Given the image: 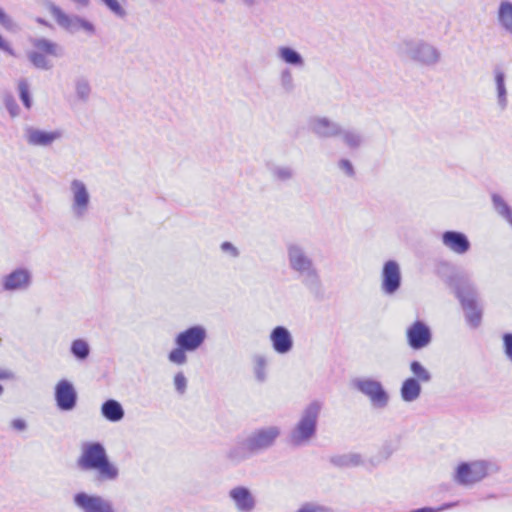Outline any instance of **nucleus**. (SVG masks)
<instances>
[{
    "instance_id": "nucleus-1",
    "label": "nucleus",
    "mask_w": 512,
    "mask_h": 512,
    "mask_svg": "<svg viewBox=\"0 0 512 512\" xmlns=\"http://www.w3.org/2000/svg\"><path fill=\"white\" fill-rule=\"evenodd\" d=\"M79 465L84 470L95 471L101 481L115 480L119 474L117 466L109 461L105 448L100 443L83 444Z\"/></svg>"
},
{
    "instance_id": "nucleus-2",
    "label": "nucleus",
    "mask_w": 512,
    "mask_h": 512,
    "mask_svg": "<svg viewBox=\"0 0 512 512\" xmlns=\"http://www.w3.org/2000/svg\"><path fill=\"white\" fill-rule=\"evenodd\" d=\"M321 409V403L314 401L303 410L300 420L290 434V441L293 444L304 445L310 441L315 434Z\"/></svg>"
},
{
    "instance_id": "nucleus-3",
    "label": "nucleus",
    "mask_w": 512,
    "mask_h": 512,
    "mask_svg": "<svg viewBox=\"0 0 512 512\" xmlns=\"http://www.w3.org/2000/svg\"><path fill=\"white\" fill-rule=\"evenodd\" d=\"M287 256L290 268L302 277L306 284L314 285L318 282V272L314 263L301 245L290 243L287 246Z\"/></svg>"
},
{
    "instance_id": "nucleus-4",
    "label": "nucleus",
    "mask_w": 512,
    "mask_h": 512,
    "mask_svg": "<svg viewBox=\"0 0 512 512\" xmlns=\"http://www.w3.org/2000/svg\"><path fill=\"white\" fill-rule=\"evenodd\" d=\"M69 212L74 219H84L90 211L92 196L88 185L81 179H72L68 186Z\"/></svg>"
},
{
    "instance_id": "nucleus-5",
    "label": "nucleus",
    "mask_w": 512,
    "mask_h": 512,
    "mask_svg": "<svg viewBox=\"0 0 512 512\" xmlns=\"http://www.w3.org/2000/svg\"><path fill=\"white\" fill-rule=\"evenodd\" d=\"M45 7L60 29L68 31H91L94 29L93 24L86 18L69 14L53 2H47Z\"/></svg>"
},
{
    "instance_id": "nucleus-6",
    "label": "nucleus",
    "mask_w": 512,
    "mask_h": 512,
    "mask_svg": "<svg viewBox=\"0 0 512 512\" xmlns=\"http://www.w3.org/2000/svg\"><path fill=\"white\" fill-rule=\"evenodd\" d=\"M62 53V48L58 44L41 38L34 42V47L27 53V57L34 67L49 70L53 64L48 56L60 57Z\"/></svg>"
},
{
    "instance_id": "nucleus-7",
    "label": "nucleus",
    "mask_w": 512,
    "mask_h": 512,
    "mask_svg": "<svg viewBox=\"0 0 512 512\" xmlns=\"http://www.w3.org/2000/svg\"><path fill=\"white\" fill-rule=\"evenodd\" d=\"M281 431L277 426H268L252 432L242 446L249 452H257L269 448L279 437Z\"/></svg>"
},
{
    "instance_id": "nucleus-8",
    "label": "nucleus",
    "mask_w": 512,
    "mask_h": 512,
    "mask_svg": "<svg viewBox=\"0 0 512 512\" xmlns=\"http://www.w3.org/2000/svg\"><path fill=\"white\" fill-rule=\"evenodd\" d=\"M73 502L81 512H116L113 502L99 494L78 492Z\"/></svg>"
},
{
    "instance_id": "nucleus-9",
    "label": "nucleus",
    "mask_w": 512,
    "mask_h": 512,
    "mask_svg": "<svg viewBox=\"0 0 512 512\" xmlns=\"http://www.w3.org/2000/svg\"><path fill=\"white\" fill-rule=\"evenodd\" d=\"M489 464L483 460L460 463L455 472V479L460 484H474L488 474Z\"/></svg>"
},
{
    "instance_id": "nucleus-10",
    "label": "nucleus",
    "mask_w": 512,
    "mask_h": 512,
    "mask_svg": "<svg viewBox=\"0 0 512 512\" xmlns=\"http://www.w3.org/2000/svg\"><path fill=\"white\" fill-rule=\"evenodd\" d=\"M353 384L356 389L369 398L373 407L384 408L387 406L389 394L379 381L369 378L356 379Z\"/></svg>"
},
{
    "instance_id": "nucleus-11",
    "label": "nucleus",
    "mask_w": 512,
    "mask_h": 512,
    "mask_svg": "<svg viewBox=\"0 0 512 512\" xmlns=\"http://www.w3.org/2000/svg\"><path fill=\"white\" fill-rule=\"evenodd\" d=\"M63 132L60 129L45 130L37 127H28L25 129L26 142L34 147H49L60 140Z\"/></svg>"
},
{
    "instance_id": "nucleus-12",
    "label": "nucleus",
    "mask_w": 512,
    "mask_h": 512,
    "mask_svg": "<svg viewBox=\"0 0 512 512\" xmlns=\"http://www.w3.org/2000/svg\"><path fill=\"white\" fill-rule=\"evenodd\" d=\"M457 295L466 312L468 322L473 327H477L481 321V310L477 307L475 291L468 285H462L458 288Z\"/></svg>"
},
{
    "instance_id": "nucleus-13",
    "label": "nucleus",
    "mask_w": 512,
    "mask_h": 512,
    "mask_svg": "<svg viewBox=\"0 0 512 512\" xmlns=\"http://www.w3.org/2000/svg\"><path fill=\"white\" fill-rule=\"evenodd\" d=\"M401 285V270L400 265L394 261L389 260L384 263L381 272V288L385 294H394Z\"/></svg>"
},
{
    "instance_id": "nucleus-14",
    "label": "nucleus",
    "mask_w": 512,
    "mask_h": 512,
    "mask_svg": "<svg viewBox=\"0 0 512 512\" xmlns=\"http://www.w3.org/2000/svg\"><path fill=\"white\" fill-rule=\"evenodd\" d=\"M32 274L27 268H17L2 278L1 284L6 291L26 290L31 285Z\"/></svg>"
},
{
    "instance_id": "nucleus-15",
    "label": "nucleus",
    "mask_w": 512,
    "mask_h": 512,
    "mask_svg": "<svg viewBox=\"0 0 512 512\" xmlns=\"http://www.w3.org/2000/svg\"><path fill=\"white\" fill-rule=\"evenodd\" d=\"M55 400L57 406L63 411L74 409L77 401V392L71 382L60 380L55 386Z\"/></svg>"
},
{
    "instance_id": "nucleus-16",
    "label": "nucleus",
    "mask_w": 512,
    "mask_h": 512,
    "mask_svg": "<svg viewBox=\"0 0 512 512\" xmlns=\"http://www.w3.org/2000/svg\"><path fill=\"white\" fill-rule=\"evenodd\" d=\"M206 338V330L202 326L191 327L176 337V344L187 351H194L201 346Z\"/></svg>"
},
{
    "instance_id": "nucleus-17",
    "label": "nucleus",
    "mask_w": 512,
    "mask_h": 512,
    "mask_svg": "<svg viewBox=\"0 0 512 512\" xmlns=\"http://www.w3.org/2000/svg\"><path fill=\"white\" fill-rule=\"evenodd\" d=\"M407 339L413 349H421L431 342V331L429 327L421 321L414 322L407 329Z\"/></svg>"
},
{
    "instance_id": "nucleus-18",
    "label": "nucleus",
    "mask_w": 512,
    "mask_h": 512,
    "mask_svg": "<svg viewBox=\"0 0 512 512\" xmlns=\"http://www.w3.org/2000/svg\"><path fill=\"white\" fill-rule=\"evenodd\" d=\"M409 56L425 65H432L438 62L440 53L438 50L427 43H416L408 47Z\"/></svg>"
},
{
    "instance_id": "nucleus-19",
    "label": "nucleus",
    "mask_w": 512,
    "mask_h": 512,
    "mask_svg": "<svg viewBox=\"0 0 512 512\" xmlns=\"http://www.w3.org/2000/svg\"><path fill=\"white\" fill-rule=\"evenodd\" d=\"M229 497L239 512H251L255 508V498L251 491L243 486H237L230 490Z\"/></svg>"
},
{
    "instance_id": "nucleus-20",
    "label": "nucleus",
    "mask_w": 512,
    "mask_h": 512,
    "mask_svg": "<svg viewBox=\"0 0 512 512\" xmlns=\"http://www.w3.org/2000/svg\"><path fill=\"white\" fill-rule=\"evenodd\" d=\"M269 338L274 351L278 354H287L293 348L292 335L289 330L283 326L275 327Z\"/></svg>"
},
{
    "instance_id": "nucleus-21",
    "label": "nucleus",
    "mask_w": 512,
    "mask_h": 512,
    "mask_svg": "<svg viewBox=\"0 0 512 512\" xmlns=\"http://www.w3.org/2000/svg\"><path fill=\"white\" fill-rule=\"evenodd\" d=\"M309 128L320 137H334L341 132V127L325 117H314L309 121Z\"/></svg>"
},
{
    "instance_id": "nucleus-22",
    "label": "nucleus",
    "mask_w": 512,
    "mask_h": 512,
    "mask_svg": "<svg viewBox=\"0 0 512 512\" xmlns=\"http://www.w3.org/2000/svg\"><path fill=\"white\" fill-rule=\"evenodd\" d=\"M443 244L451 251L457 254H463L468 251L470 243L467 237L459 232L448 231L442 236Z\"/></svg>"
},
{
    "instance_id": "nucleus-23",
    "label": "nucleus",
    "mask_w": 512,
    "mask_h": 512,
    "mask_svg": "<svg viewBox=\"0 0 512 512\" xmlns=\"http://www.w3.org/2000/svg\"><path fill=\"white\" fill-rule=\"evenodd\" d=\"M496 18L501 28L512 32V1L501 0L497 7Z\"/></svg>"
},
{
    "instance_id": "nucleus-24",
    "label": "nucleus",
    "mask_w": 512,
    "mask_h": 512,
    "mask_svg": "<svg viewBox=\"0 0 512 512\" xmlns=\"http://www.w3.org/2000/svg\"><path fill=\"white\" fill-rule=\"evenodd\" d=\"M505 80V73L501 69H496L494 71V81L497 93V104L501 111L505 110L508 105V92Z\"/></svg>"
},
{
    "instance_id": "nucleus-25",
    "label": "nucleus",
    "mask_w": 512,
    "mask_h": 512,
    "mask_svg": "<svg viewBox=\"0 0 512 512\" xmlns=\"http://www.w3.org/2000/svg\"><path fill=\"white\" fill-rule=\"evenodd\" d=\"M421 393V385L415 378H407L400 389L401 398L405 402L417 400Z\"/></svg>"
},
{
    "instance_id": "nucleus-26",
    "label": "nucleus",
    "mask_w": 512,
    "mask_h": 512,
    "mask_svg": "<svg viewBox=\"0 0 512 512\" xmlns=\"http://www.w3.org/2000/svg\"><path fill=\"white\" fill-rule=\"evenodd\" d=\"M102 415L111 422H118L124 417V410L116 400H108L101 407Z\"/></svg>"
},
{
    "instance_id": "nucleus-27",
    "label": "nucleus",
    "mask_w": 512,
    "mask_h": 512,
    "mask_svg": "<svg viewBox=\"0 0 512 512\" xmlns=\"http://www.w3.org/2000/svg\"><path fill=\"white\" fill-rule=\"evenodd\" d=\"M113 15L123 18L126 16V0H98Z\"/></svg>"
},
{
    "instance_id": "nucleus-28",
    "label": "nucleus",
    "mask_w": 512,
    "mask_h": 512,
    "mask_svg": "<svg viewBox=\"0 0 512 512\" xmlns=\"http://www.w3.org/2000/svg\"><path fill=\"white\" fill-rule=\"evenodd\" d=\"M338 136H341L343 143L349 148H357L363 141L362 135L356 130H342Z\"/></svg>"
},
{
    "instance_id": "nucleus-29",
    "label": "nucleus",
    "mask_w": 512,
    "mask_h": 512,
    "mask_svg": "<svg viewBox=\"0 0 512 512\" xmlns=\"http://www.w3.org/2000/svg\"><path fill=\"white\" fill-rule=\"evenodd\" d=\"M91 94V87L86 79H77L74 84V95L78 101L86 102Z\"/></svg>"
},
{
    "instance_id": "nucleus-30",
    "label": "nucleus",
    "mask_w": 512,
    "mask_h": 512,
    "mask_svg": "<svg viewBox=\"0 0 512 512\" xmlns=\"http://www.w3.org/2000/svg\"><path fill=\"white\" fill-rule=\"evenodd\" d=\"M280 58L291 65H302L303 60L299 53L289 47H280L278 50Z\"/></svg>"
},
{
    "instance_id": "nucleus-31",
    "label": "nucleus",
    "mask_w": 512,
    "mask_h": 512,
    "mask_svg": "<svg viewBox=\"0 0 512 512\" xmlns=\"http://www.w3.org/2000/svg\"><path fill=\"white\" fill-rule=\"evenodd\" d=\"M410 370L419 383H427L431 379L430 372L418 361H413L410 364Z\"/></svg>"
},
{
    "instance_id": "nucleus-32",
    "label": "nucleus",
    "mask_w": 512,
    "mask_h": 512,
    "mask_svg": "<svg viewBox=\"0 0 512 512\" xmlns=\"http://www.w3.org/2000/svg\"><path fill=\"white\" fill-rule=\"evenodd\" d=\"M71 351L74 356L83 360L86 359L89 355V345L86 341L78 339L72 343Z\"/></svg>"
},
{
    "instance_id": "nucleus-33",
    "label": "nucleus",
    "mask_w": 512,
    "mask_h": 512,
    "mask_svg": "<svg viewBox=\"0 0 512 512\" xmlns=\"http://www.w3.org/2000/svg\"><path fill=\"white\" fill-rule=\"evenodd\" d=\"M493 203L495 206V209L498 211L500 215L505 217L507 221L512 226V213L508 206L504 203V201L497 195L493 196Z\"/></svg>"
},
{
    "instance_id": "nucleus-34",
    "label": "nucleus",
    "mask_w": 512,
    "mask_h": 512,
    "mask_svg": "<svg viewBox=\"0 0 512 512\" xmlns=\"http://www.w3.org/2000/svg\"><path fill=\"white\" fill-rule=\"evenodd\" d=\"M267 360L263 356L254 358V372L258 380L263 381L266 377Z\"/></svg>"
},
{
    "instance_id": "nucleus-35",
    "label": "nucleus",
    "mask_w": 512,
    "mask_h": 512,
    "mask_svg": "<svg viewBox=\"0 0 512 512\" xmlns=\"http://www.w3.org/2000/svg\"><path fill=\"white\" fill-rule=\"evenodd\" d=\"M187 350L184 347L178 346L177 348L173 349L169 355L168 359L175 364L182 365L185 364L187 361L186 352Z\"/></svg>"
},
{
    "instance_id": "nucleus-36",
    "label": "nucleus",
    "mask_w": 512,
    "mask_h": 512,
    "mask_svg": "<svg viewBox=\"0 0 512 512\" xmlns=\"http://www.w3.org/2000/svg\"><path fill=\"white\" fill-rule=\"evenodd\" d=\"M18 90L20 94V98L25 105L26 108H30L32 105V100L29 94V84L26 80H21L18 83Z\"/></svg>"
},
{
    "instance_id": "nucleus-37",
    "label": "nucleus",
    "mask_w": 512,
    "mask_h": 512,
    "mask_svg": "<svg viewBox=\"0 0 512 512\" xmlns=\"http://www.w3.org/2000/svg\"><path fill=\"white\" fill-rule=\"evenodd\" d=\"M0 25L6 30H14V29L18 28V26L16 25L13 18L10 15H8L1 7H0Z\"/></svg>"
},
{
    "instance_id": "nucleus-38",
    "label": "nucleus",
    "mask_w": 512,
    "mask_h": 512,
    "mask_svg": "<svg viewBox=\"0 0 512 512\" xmlns=\"http://www.w3.org/2000/svg\"><path fill=\"white\" fill-rule=\"evenodd\" d=\"M274 176L279 180H287L292 176V170L289 167H277L274 170Z\"/></svg>"
},
{
    "instance_id": "nucleus-39",
    "label": "nucleus",
    "mask_w": 512,
    "mask_h": 512,
    "mask_svg": "<svg viewBox=\"0 0 512 512\" xmlns=\"http://www.w3.org/2000/svg\"><path fill=\"white\" fill-rule=\"evenodd\" d=\"M503 347L506 357L512 362V334L503 336Z\"/></svg>"
},
{
    "instance_id": "nucleus-40",
    "label": "nucleus",
    "mask_w": 512,
    "mask_h": 512,
    "mask_svg": "<svg viewBox=\"0 0 512 512\" xmlns=\"http://www.w3.org/2000/svg\"><path fill=\"white\" fill-rule=\"evenodd\" d=\"M186 378L182 373H177L174 377V385L180 393H183L186 389Z\"/></svg>"
},
{
    "instance_id": "nucleus-41",
    "label": "nucleus",
    "mask_w": 512,
    "mask_h": 512,
    "mask_svg": "<svg viewBox=\"0 0 512 512\" xmlns=\"http://www.w3.org/2000/svg\"><path fill=\"white\" fill-rule=\"evenodd\" d=\"M5 106L11 117L14 118L19 115V107L13 99H7L5 102Z\"/></svg>"
},
{
    "instance_id": "nucleus-42",
    "label": "nucleus",
    "mask_w": 512,
    "mask_h": 512,
    "mask_svg": "<svg viewBox=\"0 0 512 512\" xmlns=\"http://www.w3.org/2000/svg\"><path fill=\"white\" fill-rule=\"evenodd\" d=\"M221 250L233 258L238 256L237 248L233 246L230 242L222 243Z\"/></svg>"
},
{
    "instance_id": "nucleus-43",
    "label": "nucleus",
    "mask_w": 512,
    "mask_h": 512,
    "mask_svg": "<svg viewBox=\"0 0 512 512\" xmlns=\"http://www.w3.org/2000/svg\"><path fill=\"white\" fill-rule=\"evenodd\" d=\"M0 50L10 55H13V50L11 48L9 41L6 38H4L2 34H0Z\"/></svg>"
},
{
    "instance_id": "nucleus-44",
    "label": "nucleus",
    "mask_w": 512,
    "mask_h": 512,
    "mask_svg": "<svg viewBox=\"0 0 512 512\" xmlns=\"http://www.w3.org/2000/svg\"><path fill=\"white\" fill-rule=\"evenodd\" d=\"M339 167L345 174H347V175L353 174V167L349 161H347V160L340 161Z\"/></svg>"
},
{
    "instance_id": "nucleus-45",
    "label": "nucleus",
    "mask_w": 512,
    "mask_h": 512,
    "mask_svg": "<svg viewBox=\"0 0 512 512\" xmlns=\"http://www.w3.org/2000/svg\"><path fill=\"white\" fill-rule=\"evenodd\" d=\"M303 508L306 510V512H328L323 507L315 504H305L303 505Z\"/></svg>"
},
{
    "instance_id": "nucleus-46",
    "label": "nucleus",
    "mask_w": 512,
    "mask_h": 512,
    "mask_svg": "<svg viewBox=\"0 0 512 512\" xmlns=\"http://www.w3.org/2000/svg\"><path fill=\"white\" fill-rule=\"evenodd\" d=\"M11 425H12V427H13L14 429L19 430V431L24 430V429H25V427H26L25 422H24L23 420H21V419H15V420H13V421H12V423H11Z\"/></svg>"
},
{
    "instance_id": "nucleus-47",
    "label": "nucleus",
    "mask_w": 512,
    "mask_h": 512,
    "mask_svg": "<svg viewBox=\"0 0 512 512\" xmlns=\"http://www.w3.org/2000/svg\"><path fill=\"white\" fill-rule=\"evenodd\" d=\"M70 1L73 2L76 6L81 7V8H86L90 4V0H70Z\"/></svg>"
},
{
    "instance_id": "nucleus-48",
    "label": "nucleus",
    "mask_w": 512,
    "mask_h": 512,
    "mask_svg": "<svg viewBox=\"0 0 512 512\" xmlns=\"http://www.w3.org/2000/svg\"><path fill=\"white\" fill-rule=\"evenodd\" d=\"M351 463H352L353 465H358V464H360V463H361L360 456H358V455H353V456H351Z\"/></svg>"
},
{
    "instance_id": "nucleus-49",
    "label": "nucleus",
    "mask_w": 512,
    "mask_h": 512,
    "mask_svg": "<svg viewBox=\"0 0 512 512\" xmlns=\"http://www.w3.org/2000/svg\"><path fill=\"white\" fill-rule=\"evenodd\" d=\"M243 2V4H245L246 6H254L258 3L259 0H241Z\"/></svg>"
},
{
    "instance_id": "nucleus-50",
    "label": "nucleus",
    "mask_w": 512,
    "mask_h": 512,
    "mask_svg": "<svg viewBox=\"0 0 512 512\" xmlns=\"http://www.w3.org/2000/svg\"><path fill=\"white\" fill-rule=\"evenodd\" d=\"M37 21H38L39 23H41L42 25H44L45 27H47V28H49V27H50V25L48 24V22H47V21H45V20H43V19H41V18L37 19Z\"/></svg>"
},
{
    "instance_id": "nucleus-51",
    "label": "nucleus",
    "mask_w": 512,
    "mask_h": 512,
    "mask_svg": "<svg viewBox=\"0 0 512 512\" xmlns=\"http://www.w3.org/2000/svg\"><path fill=\"white\" fill-rule=\"evenodd\" d=\"M211 1L216 4H219V5H224L226 3V0H211Z\"/></svg>"
},
{
    "instance_id": "nucleus-52",
    "label": "nucleus",
    "mask_w": 512,
    "mask_h": 512,
    "mask_svg": "<svg viewBox=\"0 0 512 512\" xmlns=\"http://www.w3.org/2000/svg\"><path fill=\"white\" fill-rule=\"evenodd\" d=\"M298 512H306V510H304L303 506L299 509Z\"/></svg>"
},
{
    "instance_id": "nucleus-53",
    "label": "nucleus",
    "mask_w": 512,
    "mask_h": 512,
    "mask_svg": "<svg viewBox=\"0 0 512 512\" xmlns=\"http://www.w3.org/2000/svg\"><path fill=\"white\" fill-rule=\"evenodd\" d=\"M2 391H3V389H2V387L0 386V394L2 393Z\"/></svg>"
}]
</instances>
